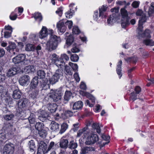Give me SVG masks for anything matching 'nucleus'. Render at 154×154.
<instances>
[{
  "label": "nucleus",
  "mask_w": 154,
  "mask_h": 154,
  "mask_svg": "<svg viewBox=\"0 0 154 154\" xmlns=\"http://www.w3.org/2000/svg\"><path fill=\"white\" fill-rule=\"evenodd\" d=\"M50 36L49 40L46 44L47 49L50 51L56 49L59 43L61 41L60 37H58L54 34L53 30H49Z\"/></svg>",
  "instance_id": "1"
},
{
  "label": "nucleus",
  "mask_w": 154,
  "mask_h": 154,
  "mask_svg": "<svg viewBox=\"0 0 154 154\" xmlns=\"http://www.w3.org/2000/svg\"><path fill=\"white\" fill-rule=\"evenodd\" d=\"M141 20L140 21L137 28L138 35L137 36L138 38L139 39H140L141 38H150L151 37L150 35V31L149 30L146 29L143 32V25H142L141 23Z\"/></svg>",
  "instance_id": "2"
},
{
  "label": "nucleus",
  "mask_w": 154,
  "mask_h": 154,
  "mask_svg": "<svg viewBox=\"0 0 154 154\" xmlns=\"http://www.w3.org/2000/svg\"><path fill=\"white\" fill-rule=\"evenodd\" d=\"M63 76V70H57L51 77L49 79L50 83L52 85L56 83L58 81L59 79L62 78Z\"/></svg>",
  "instance_id": "3"
},
{
  "label": "nucleus",
  "mask_w": 154,
  "mask_h": 154,
  "mask_svg": "<svg viewBox=\"0 0 154 154\" xmlns=\"http://www.w3.org/2000/svg\"><path fill=\"white\" fill-rule=\"evenodd\" d=\"M121 12L122 17L121 26L122 28H125L129 24V18L127 12L124 8L121 9Z\"/></svg>",
  "instance_id": "4"
},
{
  "label": "nucleus",
  "mask_w": 154,
  "mask_h": 154,
  "mask_svg": "<svg viewBox=\"0 0 154 154\" xmlns=\"http://www.w3.org/2000/svg\"><path fill=\"white\" fill-rule=\"evenodd\" d=\"M119 10V8H115L111 9V11L113 12V13L110 16L107 20V23L109 25H112L116 22Z\"/></svg>",
  "instance_id": "5"
},
{
  "label": "nucleus",
  "mask_w": 154,
  "mask_h": 154,
  "mask_svg": "<svg viewBox=\"0 0 154 154\" xmlns=\"http://www.w3.org/2000/svg\"><path fill=\"white\" fill-rule=\"evenodd\" d=\"M26 57V55L23 54H19L13 58V62L15 64L21 63V65H26L29 61L25 59Z\"/></svg>",
  "instance_id": "6"
},
{
  "label": "nucleus",
  "mask_w": 154,
  "mask_h": 154,
  "mask_svg": "<svg viewBox=\"0 0 154 154\" xmlns=\"http://www.w3.org/2000/svg\"><path fill=\"white\" fill-rule=\"evenodd\" d=\"M87 136V140L85 142L87 145L93 144L97 141L99 139L98 136L91 132H89Z\"/></svg>",
  "instance_id": "7"
},
{
  "label": "nucleus",
  "mask_w": 154,
  "mask_h": 154,
  "mask_svg": "<svg viewBox=\"0 0 154 154\" xmlns=\"http://www.w3.org/2000/svg\"><path fill=\"white\" fill-rule=\"evenodd\" d=\"M51 60L53 63L54 64L58 67H63L65 66V62L60 60L59 56L55 54H53L51 56Z\"/></svg>",
  "instance_id": "8"
},
{
  "label": "nucleus",
  "mask_w": 154,
  "mask_h": 154,
  "mask_svg": "<svg viewBox=\"0 0 154 154\" xmlns=\"http://www.w3.org/2000/svg\"><path fill=\"white\" fill-rule=\"evenodd\" d=\"M48 97L52 99L54 101H57L60 100L61 94L60 92L57 90H51L48 94Z\"/></svg>",
  "instance_id": "9"
},
{
  "label": "nucleus",
  "mask_w": 154,
  "mask_h": 154,
  "mask_svg": "<svg viewBox=\"0 0 154 154\" xmlns=\"http://www.w3.org/2000/svg\"><path fill=\"white\" fill-rule=\"evenodd\" d=\"M14 150V145L12 143H9L5 145L2 152L3 154H12Z\"/></svg>",
  "instance_id": "10"
},
{
  "label": "nucleus",
  "mask_w": 154,
  "mask_h": 154,
  "mask_svg": "<svg viewBox=\"0 0 154 154\" xmlns=\"http://www.w3.org/2000/svg\"><path fill=\"white\" fill-rule=\"evenodd\" d=\"M47 146L43 141H40L38 143V148L37 154H44L47 153Z\"/></svg>",
  "instance_id": "11"
},
{
  "label": "nucleus",
  "mask_w": 154,
  "mask_h": 154,
  "mask_svg": "<svg viewBox=\"0 0 154 154\" xmlns=\"http://www.w3.org/2000/svg\"><path fill=\"white\" fill-rule=\"evenodd\" d=\"M35 113L38 115L39 119L43 122L48 117V113L43 110H40L38 112Z\"/></svg>",
  "instance_id": "12"
},
{
  "label": "nucleus",
  "mask_w": 154,
  "mask_h": 154,
  "mask_svg": "<svg viewBox=\"0 0 154 154\" xmlns=\"http://www.w3.org/2000/svg\"><path fill=\"white\" fill-rule=\"evenodd\" d=\"M30 78L28 75H25L20 79L19 82L20 85L23 86L27 85L29 82Z\"/></svg>",
  "instance_id": "13"
},
{
  "label": "nucleus",
  "mask_w": 154,
  "mask_h": 154,
  "mask_svg": "<svg viewBox=\"0 0 154 154\" xmlns=\"http://www.w3.org/2000/svg\"><path fill=\"white\" fill-rule=\"evenodd\" d=\"M136 14L137 16L140 17L139 21L138 24H139L140 21L141 20V23L142 25H143V23L146 21V15L143 13L142 11L141 10H138L136 13Z\"/></svg>",
  "instance_id": "14"
},
{
  "label": "nucleus",
  "mask_w": 154,
  "mask_h": 154,
  "mask_svg": "<svg viewBox=\"0 0 154 154\" xmlns=\"http://www.w3.org/2000/svg\"><path fill=\"white\" fill-rule=\"evenodd\" d=\"M20 71V68L18 67H12L7 72V76H12L18 73Z\"/></svg>",
  "instance_id": "15"
},
{
  "label": "nucleus",
  "mask_w": 154,
  "mask_h": 154,
  "mask_svg": "<svg viewBox=\"0 0 154 154\" xmlns=\"http://www.w3.org/2000/svg\"><path fill=\"white\" fill-rule=\"evenodd\" d=\"M88 128L85 127L82 129H80L77 132V137L82 136L83 138L87 136L89 131L87 130Z\"/></svg>",
  "instance_id": "16"
},
{
  "label": "nucleus",
  "mask_w": 154,
  "mask_h": 154,
  "mask_svg": "<svg viewBox=\"0 0 154 154\" xmlns=\"http://www.w3.org/2000/svg\"><path fill=\"white\" fill-rule=\"evenodd\" d=\"M49 30L48 31L47 29L45 26H43L42 29L39 32V37L41 38L42 39L46 37L49 33Z\"/></svg>",
  "instance_id": "17"
},
{
  "label": "nucleus",
  "mask_w": 154,
  "mask_h": 154,
  "mask_svg": "<svg viewBox=\"0 0 154 154\" xmlns=\"http://www.w3.org/2000/svg\"><path fill=\"white\" fill-rule=\"evenodd\" d=\"M95 150L94 147L91 146L82 147L80 152L81 154H86L89 152L94 151Z\"/></svg>",
  "instance_id": "18"
},
{
  "label": "nucleus",
  "mask_w": 154,
  "mask_h": 154,
  "mask_svg": "<svg viewBox=\"0 0 154 154\" xmlns=\"http://www.w3.org/2000/svg\"><path fill=\"white\" fill-rule=\"evenodd\" d=\"M80 94L83 96H85L91 100L92 103H94L95 98L90 93L82 90L79 91Z\"/></svg>",
  "instance_id": "19"
},
{
  "label": "nucleus",
  "mask_w": 154,
  "mask_h": 154,
  "mask_svg": "<svg viewBox=\"0 0 154 154\" xmlns=\"http://www.w3.org/2000/svg\"><path fill=\"white\" fill-rule=\"evenodd\" d=\"M74 5V4H71L69 5L70 11H69L65 13V16L68 18H72L74 13V10L72 8V7Z\"/></svg>",
  "instance_id": "20"
},
{
  "label": "nucleus",
  "mask_w": 154,
  "mask_h": 154,
  "mask_svg": "<svg viewBox=\"0 0 154 154\" xmlns=\"http://www.w3.org/2000/svg\"><path fill=\"white\" fill-rule=\"evenodd\" d=\"M24 72L26 73H33L35 71V68L33 65L26 66L24 69Z\"/></svg>",
  "instance_id": "21"
},
{
  "label": "nucleus",
  "mask_w": 154,
  "mask_h": 154,
  "mask_svg": "<svg viewBox=\"0 0 154 154\" xmlns=\"http://www.w3.org/2000/svg\"><path fill=\"white\" fill-rule=\"evenodd\" d=\"M28 102V100L26 98H23L18 101L17 103L19 108H22L25 107Z\"/></svg>",
  "instance_id": "22"
},
{
  "label": "nucleus",
  "mask_w": 154,
  "mask_h": 154,
  "mask_svg": "<svg viewBox=\"0 0 154 154\" xmlns=\"http://www.w3.org/2000/svg\"><path fill=\"white\" fill-rule=\"evenodd\" d=\"M50 129L52 131H57L59 130L60 125L58 123L54 121H52L50 124Z\"/></svg>",
  "instance_id": "23"
},
{
  "label": "nucleus",
  "mask_w": 154,
  "mask_h": 154,
  "mask_svg": "<svg viewBox=\"0 0 154 154\" xmlns=\"http://www.w3.org/2000/svg\"><path fill=\"white\" fill-rule=\"evenodd\" d=\"M33 17L36 21L38 22L39 24L42 21L43 19L41 14L38 12H35L33 14Z\"/></svg>",
  "instance_id": "24"
},
{
  "label": "nucleus",
  "mask_w": 154,
  "mask_h": 154,
  "mask_svg": "<svg viewBox=\"0 0 154 154\" xmlns=\"http://www.w3.org/2000/svg\"><path fill=\"white\" fill-rule=\"evenodd\" d=\"M38 78L37 77H35L32 80L30 84V89H34L37 88L38 82Z\"/></svg>",
  "instance_id": "25"
},
{
  "label": "nucleus",
  "mask_w": 154,
  "mask_h": 154,
  "mask_svg": "<svg viewBox=\"0 0 154 154\" xmlns=\"http://www.w3.org/2000/svg\"><path fill=\"white\" fill-rule=\"evenodd\" d=\"M83 103L81 101H79L74 103L72 104L73 110L80 109L82 107Z\"/></svg>",
  "instance_id": "26"
},
{
  "label": "nucleus",
  "mask_w": 154,
  "mask_h": 154,
  "mask_svg": "<svg viewBox=\"0 0 154 154\" xmlns=\"http://www.w3.org/2000/svg\"><path fill=\"white\" fill-rule=\"evenodd\" d=\"M122 61L120 60L118 63L116 67V72L118 75L119 76L120 79L122 75V74L121 72L122 67L121 66L122 65Z\"/></svg>",
  "instance_id": "27"
},
{
  "label": "nucleus",
  "mask_w": 154,
  "mask_h": 154,
  "mask_svg": "<svg viewBox=\"0 0 154 154\" xmlns=\"http://www.w3.org/2000/svg\"><path fill=\"white\" fill-rule=\"evenodd\" d=\"M32 93L30 94V97L33 99H35L38 93V89L37 88L30 89Z\"/></svg>",
  "instance_id": "28"
},
{
  "label": "nucleus",
  "mask_w": 154,
  "mask_h": 154,
  "mask_svg": "<svg viewBox=\"0 0 154 154\" xmlns=\"http://www.w3.org/2000/svg\"><path fill=\"white\" fill-rule=\"evenodd\" d=\"M68 143L67 140L62 139L60 143V146L61 148H66L68 146Z\"/></svg>",
  "instance_id": "29"
},
{
  "label": "nucleus",
  "mask_w": 154,
  "mask_h": 154,
  "mask_svg": "<svg viewBox=\"0 0 154 154\" xmlns=\"http://www.w3.org/2000/svg\"><path fill=\"white\" fill-rule=\"evenodd\" d=\"M21 93L19 90H16L14 91L13 97L14 99H18L21 97Z\"/></svg>",
  "instance_id": "30"
},
{
  "label": "nucleus",
  "mask_w": 154,
  "mask_h": 154,
  "mask_svg": "<svg viewBox=\"0 0 154 154\" xmlns=\"http://www.w3.org/2000/svg\"><path fill=\"white\" fill-rule=\"evenodd\" d=\"M143 43L146 46H154V41L150 39V38H146L143 40Z\"/></svg>",
  "instance_id": "31"
},
{
  "label": "nucleus",
  "mask_w": 154,
  "mask_h": 154,
  "mask_svg": "<svg viewBox=\"0 0 154 154\" xmlns=\"http://www.w3.org/2000/svg\"><path fill=\"white\" fill-rule=\"evenodd\" d=\"M57 27L58 29L61 32H63L66 30V27L64 26V23L62 22H60L57 24Z\"/></svg>",
  "instance_id": "32"
},
{
  "label": "nucleus",
  "mask_w": 154,
  "mask_h": 154,
  "mask_svg": "<svg viewBox=\"0 0 154 154\" xmlns=\"http://www.w3.org/2000/svg\"><path fill=\"white\" fill-rule=\"evenodd\" d=\"M107 7L106 6L103 5L99 8V18L101 17L102 16H103L104 13L106 11Z\"/></svg>",
  "instance_id": "33"
},
{
  "label": "nucleus",
  "mask_w": 154,
  "mask_h": 154,
  "mask_svg": "<svg viewBox=\"0 0 154 154\" xmlns=\"http://www.w3.org/2000/svg\"><path fill=\"white\" fill-rule=\"evenodd\" d=\"M74 40L73 36L71 35H69V37L66 38V43L69 46L73 42Z\"/></svg>",
  "instance_id": "34"
},
{
  "label": "nucleus",
  "mask_w": 154,
  "mask_h": 154,
  "mask_svg": "<svg viewBox=\"0 0 154 154\" xmlns=\"http://www.w3.org/2000/svg\"><path fill=\"white\" fill-rule=\"evenodd\" d=\"M25 48L26 51H34L35 48L33 45L29 43L26 44Z\"/></svg>",
  "instance_id": "35"
},
{
  "label": "nucleus",
  "mask_w": 154,
  "mask_h": 154,
  "mask_svg": "<svg viewBox=\"0 0 154 154\" xmlns=\"http://www.w3.org/2000/svg\"><path fill=\"white\" fill-rule=\"evenodd\" d=\"M72 96V93L70 91H66L64 97L65 100L66 101H68L70 99Z\"/></svg>",
  "instance_id": "36"
},
{
  "label": "nucleus",
  "mask_w": 154,
  "mask_h": 154,
  "mask_svg": "<svg viewBox=\"0 0 154 154\" xmlns=\"http://www.w3.org/2000/svg\"><path fill=\"white\" fill-rule=\"evenodd\" d=\"M57 109V105L55 104H50L48 107V109L52 113L54 112Z\"/></svg>",
  "instance_id": "37"
},
{
  "label": "nucleus",
  "mask_w": 154,
  "mask_h": 154,
  "mask_svg": "<svg viewBox=\"0 0 154 154\" xmlns=\"http://www.w3.org/2000/svg\"><path fill=\"white\" fill-rule=\"evenodd\" d=\"M38 77L40 79L45 78V73L44 71L42 70H39L37 72Z\"/></svg>",
  "instance_id": "38"
},
{
  "label": "nucleus",
  "mask_w": 154,
  "mask_h": 154,
  "mask_svg": "<svg viewBox=\"0 0 154 154\" xmlns=\"http://www.w3.org/2000/svg\"><path fill=\"white\" fill-rule=\"evenodd\" d=\"M68 127V125L66 123H63L61 125V128L59 133L62 134L64 133L67 129Z\"/></svg>",
  "instance_id": "39"
},
{
  "label": "nucleus",
  "mask_w": 154,
  "mask_h": 154,
  "mask_svg": "<svg viewBox=\"0 0 154 154\" xmlns=\"http://www.w3.org/2000/svg\"><path fill=\"white\" fill-rule=\"evenodd\" d=\"M103 16H102L101 17L99 18V15H98L97 11H95L93 15V18L94 20L96 21H98L101 20L103 17Z\"/></svg>",
  "instance_id": "40"
},
{
  "label": "nucleus",
  "mask_w": 154,
  "mask_h": 154,
  "mask_svg": "<svg viewBox=\"0 0 154 154\" xmlns=\"http://www.w3.org/2000/svg\"><path fill=\"white\" fill-rule=\"evenodd\" d=\"M14 117V115L12 113L6 114L3 116L4 119L7 121L11 120Z\"/></svg>",
  "instance_id": "41"
},
{
  "label": "nucleus",
  "mask_w": 154,
  "mask_h": 154,
  "mask_svg": "<svg viewBox=\"0 0 154 154\" xmlns=\"http://www.w3.org/2000/svg\"><path fill=\"white\" fill-rule=\"evenodd\" d=\"M60 67L61 69L62 70L63 69H65L66 73L68 75H72V73L70 69L69 66L65 64V66H63V67L60 66Z\"/></svg>",
  "instance_id": "42"
},
{
  "label": "nucleus",
  "mask_w": 154,
  "mask_h": 154,
  "mask_svg": "<svg viewBox=\"0 0 154 154\" xmlns=\"http://www.w3.org/2000/svg\"><path fill=\"white\" fill-rule=\"evenodd\" d=\"M60 58V60L63 61L66 63V62L69 60V57L65 54H63L61 55Z\"/></svg>",
  "instance_id": "43"
},
{
  "label": "nucleus",
  "mask_w": 154,
  "mask_h": 154,
  "mask_svg": "<svg viewBox=\"0 0 154 154\" xmlns=\"http://www.w3.org/2000/svg\"><path fill=\"white\" fill-rule=\"evenodd\" d=\"M43 123L42 122H38L35 125V128L38 131L42 130V129L43 128Z\"/></svg>",
  "instance_id": "44"
},
{
  "label": "nucleus",
  "mask_w": 154,
  "mask_h": 154,
  "mask_svg": "<svg viewBox=\"0 0 154 154\" xmlns=\"http://www.w3.org/2000/svg\"><path fill=\"white\" fill-rule=\"evenodd\" d=\"M38 134L40 137L43 138H45L47 134V131L44 130H42L38 131Z\"/></svg>",
  "instance_id": "45"
},
{
  "label": "nucleus",
  "mask_w": 154,
  "mask_h": 154,
  "mask_svg": "<svg viewBox=\"0 0 154 154\" xmlns=\"http://www.w3.org/2000/svg\"><path fill=\"white\" fill-rule=\"evenodd\" d=\"M29 145L30 151L31 152H33L35 149V144L33 140H31L30 141H29Z\"/></svg>",
  "instance_id": "46"
},
{
  "label": "nucleus",
  "mask_w": 154,
  "mask_h": 154,
  "mask_svg": "<svg viewBox=\"0 0 154 154\" xmlns=\"http://www.w3.org/2000/svg\"><path fill=\"white\" fill-rule=\"evenodd\" d=\"M69 65L71 66L74 72H76L78 71V67L77 64L69 62Z\"/></svg>",
  "instance_id": "47"
},
{
  "label": "nucleus",
  "mask_w": 154,
  "mask_h": 154,
  "mask_svg": "<svg viewBox=\"0 0 154 154\" xmlns=\"http://www.w3.org/2000/svg\"><path fill=\"white\" fill-rule=\"evenodd\" d=\"M6 140L5 135L3 133L0 134V144H2Z\"/></svg>",
  "instance_id": "48"
},
{
  "label": "nucleus",
  "mask_w": 154,
  "mask_h": 154,
  "mask_svg": "<svg viewBox=\"0 0 154 154\" xmlns=\"http://www.w3.org/2000/svg\"><path fill=\"white\" fill-rule=\"evenodd\" d=\"M79 59L78 56L76 54H72L71 55L70 59L72 61L76 62L78 61Z\"/></svg>",
  "instance_id": "49"
},
{
  "label": "nucleus",
  "mask_w": 154,
  "mask_h": 154,
  "mask_svg": "<svg viewBox=\"0 0 154 154\" xmlns=\"http://www.w3.org/2000/svg\"><path fill=\"white\" fill-rule=\"evenodd\" d=\"M92 127L96 130L97 133H100V127L98 124L94 123L92 125Z\"/></svg>",
  "instance_id": "50"
},
{
  "label": "nucleus",
  "mask_w": 154,
  "mask_h": 154,
  "mask_svg": "<svg viewBox=\"0 0 154 154\" xmlns=\"http://www.w3.org/2000/svg\"><path fill=\"white\" fill-rule=\"evenodd\" d=\"M77 144L76 143H75L74 141H71L70 142L69 145V148L70 149H75L77 147Z\"/></svg>",
  "instance_id": "51"
},
{
  "label": "nucleus",
  "mask_w": 154,
  "mask_h": 154,
  "mask_svg": "<svg viewBox=\"0 0 154 154\" xmlns=\"http://www.w3.org/2000/svg\"><path fill=\"white\" fill-rule=\"evenodd\" d=\"M17 14H15L14 12H12L10 15V19L12 20H15L17 17Z\"/></svg>",
  "instance_id": "52"
},
{
  "label": "nucleus",
  "mask_w": 154,
  "mask_h": 154,
  "mask_svg": "<svg viewBox=\"0 0 154 154\" xmlns=\"http://www.w3.org/2000/svg\"><path fill=\"white\" fill-rule=\"evenodd\" d=\"M137 94L136 93L133 92L131 94L130 98L132 100L134 101L138 98L137 97Z\"/></svg>",
  "instance_id": "53"
},
{
  "label": "nucleus",
  "mask_w": 154,
  "mask_h": 154,
  "mask_svg": "<svg viewBox=\"0 0 154 154\" xmlns=\"http://www.w3.org/2000/svg\"><path fill=\"white\" fill-rule=\"evenodd\" d=\"M72 32L75 34H79L80 32V30L77 26H74L72 29Z\"/></svg>",
  "instance_id": "54"
},
{
  "label": "nucleus",
  "mask_w": 154,
  "mask_h": 154,
  "mask_svg": "<svg viewBox=\"0 0 154 154\" xmlns=\"http://www.w3.org/2000/svg\"><path fill=\"white\" fill-rule=\"evenodd\" d=\"M10 48H11L12 51H13V54H15L16 53L15 52H14V49H15L16 47V45L15 43L13 42H12L10 43L9 45Z\"/></svg>",
  "instance_id": "55"
},
{
  "label": "nucleus",
  "mask_w": 154,
  "mask_h": 154,
  "mask_svg": "<svg viewBox=\"0 0 154 154\" xmlns=\"http://www.w3.org/2000/svg\"><path fill=\"white\" fill-rule=\"evenodd\" d=\"M125 60L128 62H133V63H135L137 61V57H134L131 58L129 57L127 59H125Z\"/></svg>",
  "instance_id": "56"
},
{
  "label": "nucleus",
  "mask_w": 154,
  "mask_h": 154,
  "mask_svg": "<svg viewBox=\"0 0 154 154\" xmlns=\"http://www.w3.org/2000/svg\"><path fill=\"white\" fill-rule=\"evenodd\" d=\"M6 91V88L4 85H0V94L2 95Z\"/></svg>",
  "instance_id": "57"
},
{
  "label": "nucleus",
  "mask_w": 154,
  "mask_h": 154,
  "mask_svg": "<svg viewBox=\"0 0 154 154\" xmlns=\"http://www.w3.org/2000/svg\"><path fill=\"white\" fill-rule=\"evenodd\" d=\"M65 114L67 117L72 116L73 115V112L70 110L67 111L65 112Z\"/></svg>",
  "instance_id": "58"
},
{
  "label": "nucleus",
  "mask_w": 154,
  "mask_h": 154,
  "mask_svg": "<svg viewBox=\"0 0 154 154\" xmlns=\"http://www.w3.org/2000/svg\"><path fill=\"white\" fill-rule=\"evenodd\" d=\"M65 24L68 26L69 29H71L73 25L72 22L71 20H68L65 23Z\"/></svg>",
  "instance_id": "59"
},
{
  "label": "nucleus",
  "mask_w": 154,
  "mask_h": 154,
  "mask_svg": "<svg viewBox=\"0 0 154 154\" xmlns=\"http://www.w3.org/2000/svg\"><path fill=\"white\" fill-rule=\"evenodd\" d=\"M73 53H77L79 51V49L75 45L73 46L72 48L71 49Z\"/></svg>",
  "instance_id": "60"
},
{
  "label": "nucleus",
  "mask_w": 154,
  "mask_h": 154,
  "mask_svg": "<svg viewBox=\"0 0 154 154\" xmlns=\"http://www.w3.org/2000/svg\"><path fill=\"white\" fill-rule=\"evenodd\" d=\"M62 8H58L57 10L56 11V13L57 14H58L59 16L61 17L62 14Z\"/></svg>",
  "instance_id": "61"
},
{
  "label": "nucleus",
  "mask_w": 154,
  "mask_h": 154,
  "mask_svg": "<svg viewBox=\"0 0 154 154\" xmlns=\"http://www.w3.org/2000/svg\"><path fill=\"white\" fill-rule=\"evenodd\" d=\"M80 88L82 90H86L87 86L83 82H81L80 84Z\"/></svg>",
  "instance_id": "62"
},
{
  "label": "nucleus",
  "mask_w": 154,
  "mask_h": 154,
  "mask_svg": "<svg viewBox=\"0 0 154 154\" xmlns=\"http://www.w3.org/2000/svg\"><path fill=\"white\" fill-rule=\"evenodd\" d=\"M139 2L135 1L133 2L132 5L134 8H137L139 6Z\"/></svg>",
  "instance_id": "63"
},
{
  "label": "nucleus",
  "mask_w": 154,
  "mask_h": 154,
  "mask_svg": "<svg viewBox=\"0 0 154 154\" xmlns=\"http://www.w3.org/2000/svg\"><path fill=\"white\" fill-rule=\"evenodd\" d=\"M54 145V142L52 141L50 143L49 146L47 149V152L53 148Z\"/></svg>",
  "instance_id": "64"
}]
</instances>
